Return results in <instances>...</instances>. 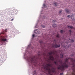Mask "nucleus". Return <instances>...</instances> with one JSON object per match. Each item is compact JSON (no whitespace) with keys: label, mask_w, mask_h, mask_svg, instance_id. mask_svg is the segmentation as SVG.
<instances>
[{"label":"nucleus","mask_w":75,"mask_h":75,"mask_svg":"<svg viewBox=\"0 0 75 75\" xmlns=\"http://www.w3.org/2000/svg\"><path fill=\"white\" fill-rule=\"evenodd\" d=\"M57 56L58 57H57L56 59V61L54 62V64L56 65L57 66V67L58 65V62H59V64L61 65V66L60 65H59V67H57V69H60V70H61L62 71H64L65 68H68V60L69 59H66L65 62L62 64V61L61 60H60V59H59V56L58 55Z\"/></svg>","instance_id":"nucleus-1"},{"label":"nucleus","mask_w":75,"mask_h":75,"mask_svg":"<svg viewBox=\"0 0 75 75\" xmlns=\"http://www.w3.org/2000/svg\"><path fill=\"white\" fill-rule=\"evenodd\" d=\"M50 67H51L52 68L51 69V70L52 71V72H55V69L52 67V64H47L44 67V69H46L48 71V73L49 74H51V69H50Z\"/></svg>","instance_id":"nucleus-2"},{"label":"nucleus","mask_w":75,"mask_h":75,"mask_svg":"<svg viewBox=\"0 0 75 75\" xmlns=\"http://www.w3.org/2000/svg\"><path fill=\"white\" fill-rule=\"evenodd\" d=\"M35 57H34L33 58L27 57L26 59H27L28 61V62H31V63L33 64V65H35V64L37 63V59H35Z\"/></svg>","instance_id":"nucleus-3"},{"label":"nucleus","mask_w":75,"mask_h":75,"mask_svg":"<svg viewBox=\"0 0 75 75\" xmlns=\"http://www.w3.org/2000/svg\"><path fill=\"white\" fill-rule=\"evenodd\" d=\"M52 54H53V55H54V52H51L49 53V59L48 60H47V62H49V63L51 62L50 61H54V57L51 56Z\"/></svg>","instance_id":"nucleus-4"},{"label":"nucleus","mask_w":75,"mask_h":75,"mask_svg":"<svg viewBox=\"0 0 75 75\" xmlns=\"http://www.w3.org/2000/svg\"><path fill=\"white\" fill-rule=\"evenodd\" d=\"M1 38L2 39V41H7V39L5 38V36H1Z\"/></svg>","instance_id":"nucleus-5"},{"label":"nucleus","mask_w":75,"mask_h":75,"mask_svg":"<svg viewBox=\"0 0 75 75\" xmlns=\"http://www.w3.org/2000/svg\"><path fill=\"white\" fill-rule=\"evenodd\" d=\"M34 33L36 34H40V32L38 29L35 30L34 31Z\"/></svg>","instance_id":"nucleus-6"},{"label":"nucleus","mask_w":75,"mask_h":75,"mask_svg":"<svg viewBox=\"0 0 75 75\" xmlns=\"http://www.w3.org/2000/svg\"><path fill=\"white\" fill-rule=\"evenodd\" d=\"M52 47L53 48H58V47H60V45H58L57 44H55L54 45H53Z\"/></svg>","instance_id":"nucleus-7"},{"label":"nucleus","mask_w":75,"mask_h":75,"mask_svg":"<svg viewBox=\"0 0 75 75\" xmlns=\"http://www.w3.org/2000/svg\"><path fill=\"white\" fill-rule=\"evenodd\" d=\"M33 75H37V72H36V71L35 70L33 71Z\"/></svg>","instance_id":"nucleus-8"},{"label":"nucleus","mask_w":75,"mask_h":75,"mask_svg":"<svg viewBox=\"0 0 75 75\" xmlns=\"http://www.w3.org/2000/svg\"><path fill=\"white\" fill-rule=\"evenodd\" d=\"M65 11H66V12L67 13H69L70 12V11H69V10L67 9L65 10Z\"/></svg>","instance_id":"nucleus-9"},{"label":"nucleus","mask_w":75,"mask_h":75,"mask_svg":"<svg viewBox=\"0 0 75 75\" xmlns=\"http://www.w3.org/2000/svg\"><path fill=\"white\" fill-rule=\"evenodd\" d=\"M39 42L41 44V45L42 44H43V42H42V40H40L39 41Z\"/></svg>","instance_id":"nucleus-10"},{"label":"nucleus","mask_w":75,"mask_h":75,"mask_svg":"<svg viewBox=\"0 0 75 75\" xmlns=\"http://www.w3.org/2000/svg\"><path fill=\"white\" fill-rule=\"evenodd\" d=\"M54 5L55 6H57V3L56 2H54L53 3Z\"/></svg>","instance_id":"nucleus-11"},{"label":"nucleus","mask_w":75,"mask_h":75,"mask_svg":"<svg viewBox=\"0 0 75 75\" xmlns=\"http://www.w3.org/2000/svg\"><path fill=\"white\" fill-rule=\"evenodd\" d=\"M63 54H61L60 55V58H63Z\"/></svg>","instance_id":"nucleus-12"},{"label":"nucleus","mask_w":75,"mask_h":75,"mask_svg":"<svg viewBox=\"0 0 75 75\" xmlns=\"http://www.w3.org/2000/svg\"><path fill=\"white\" fill-rule=\"evenodd\" d=\"M68 28H71V29H72V28H73V27L71 26H68Z\"/></svg>","instance_id":"nucleus-13"},{"label":"nucleus","mask_w":75,"mask_h":75,"mask_svg":"<svg viewBox=\"0 0 75 75\" xmlns=\"http://www.w3.org/2000/svg\"><path fill=\"white\" fill-rule=\"evenodd\" d=\"M52 26L53 27H55L56 26H57V25L55 24H54Z\"/></svg>","instance_id":"nucleus-14"},{"label":"nucleus","mask_w":75,"mask_h":75,"mask_svg":"<svg viewBox=\"0 0 75 75\" xmlns=\"http://www.w3.org/2000/svg\"><path fill=\"white\" fill-rule=\"evenodd\" d=\"M60 33H63V32H64V31H63V30H61L60 31Z\"/></svg>","instance_id":"nucleus-15"},{"label":"nucleus","mask_w":75,"mask_h":75,"mask_svg":"<svg viewBox=\"0 0 75 75\" xmlns=\"http://www.w3.org/2000/svg\"><path fill=\"white\" fill-rule=\"evenodd\" d=\"M56 37H57V38H59V34H58L57 35Z\"/></svg>","instance_id":"nucleus-16"},{"label":"nucleus","mask_w":75,"mask_h":75,"mask_svg":"<svg viewBox=\"0 0 75 75\" xmlns=\"http://www.w3.org/2000/svg\"><path fill=\"white\" fill-rule=\"evenodd\" d=\"M32 37H35V35L33 34V35H32Z\"/></svg>","instance_id":"nucleus-17"},{"label":"nucleus","mask_w":75,"mask_h":75,"mask_svg":"<svg viewBox=\"0 0 75 75\" xmlns=\"http://www.w3.org/2000/svg\"><path fill=\"white\" fill-rule=\"evenodd\" d=\"M62 12V11H60L59 12V14H61V13Z\"/></svg>","instance_id":"nucleus-18"},{"label":"nucleus","mask_w":75,"mask_h":75,"mask_svg":"<svg viewBox=\"0 0 75 75\" xmlns=\"http://www.w3.org/2000/svg\"><path fill=\"white\" fill-rule=\"evenodd\" d=\"M71 19H72V17H74V16L72 15H71Z\"/></svg>","instance_id":"nucleus-19"},{"label":"nucleus","mask_w":75,"mask_h":75,"mask_svg":"<svg viewBox=\"0 0 75 75\" xmlns=\"http://www.w3.org/2000/svg\"><path fill=\"white\" fill-rule=\"evenodd\" d=\"M42 27H43V28H45V25H42Z\"/></svg>","instance_id":"nucleus-20"},{"label":"nucleus","mask_w":75,"mask_h":75,"mask_svg":"<svg viewBox=\"0 0 75 75\" xmlns=\"http://www.w3.org/2000/svg\"><path fill=\"white\" fill-rule=\"evenodd\" d=\"M71 42H74V40L73 39H71Z\"/></svg>","instance_id":"nucleus-21"},{"label":"nucleus","mask_w":75,"mask_h":75,"mask_svg":"<svg viewBox=\"0 0 75 75\" xmlns=\"http://www.w3.org/2000/svg\"><path fill=\"white\" fill-rule=\"evenodd\" d=\"M60 75H64V74H63V73H61Z\"/></svg>","instance_id":"nucleus-22"},{"label":"nucleus","mask_w":75,"mask_h":75,"mask_svg":"<svg viewBox=\"0 0 75 75\" xmlns=\"http://www.w3.org/2000/svg\"><path fill=\"white\" fill-rule=\"evenodd\" d=\"M4 34V33H0V35H1V34Z\"/></svg>","instance_id":"nucleus-23"},{"label":"nucleus","mask_w":75,"mask_h":75,"mask_svg":"<svg viewBox=\"0 0 75 75\" xmlns=\"http://www.w3.org/2000/svg\"><path fill=\"white\" fill-rule=\"evenodd\" d=\"M4 32L5 33H6V32H7V29H6L5 31H4Z\"/></svg>","instance_id":"nucleus-24"},{"label":"nucleus","mask_w":75,"mask_h":75,"mask_svg":"<svg viewBox=\"0 0 75 75\" xmlns=\"http://www.w3.org/2000/svg\"><path fill=\"white\" fill-rule=\"evenodd\" d=\"M43 56H45V54L43 53Z\"/></svg>","instance_id":"nucleus-25"},{"label":"nucleus","mask_w":75,"mask_h":75,"mask_svg":"<svg viewBox=\"0 0 75 75\" xmlns=\"http://www.w3.org/2000/svg\"><path fill=\"white\" fill-rule=\"evenodd\" d=\"M67 17H70V15H69L67 16Z\"/></svg>","instance_id":"nucleus-26"},{"label":"nucleus","mask_w":75,"mask_h":75,"mask_svg":"<svg viewBox=\"0 0 75 75\" xmlns=\"http://www.w3.org/2000/svg\"><path fill=\"white\" fill-rule=\"evenodd\" d=\"M53 22H56V20H53Z\"/></svg>","instance_id":"nucleus-27"},{"label":"nucleus","mask_w":75,"mask_h":75,"mask_svg":"<svg viewBox=\"0 0 75 75\" xmlns=\"http://www.w3.org/2000/svg\"><path fill=\"white\" fill-rule=\"evenodd\" d=\"M69 32L71 33V30H69Z\"/></svg>","instance_id":"nucleus-28"},{"label":"nucleus","mask_w":75,"mask_h":75,"mask_svg":"<svg viewBox=\"0 0 75 75\" xmlns=\"http://www.w3.org/2000/svg\"><path fill=\"white\" fill-rule=\"evenodd\" d=\"M16 9L14 10V11H15V12H16Z\"/></svg>","instance_id":"nucleus-29"},{"label":"nucleus","mask_w":75,"mask_h":75,"mask_svg":"<svg viewBox=\"0 0 75 75\" xmlns=\"http://www.w3.org/2000/svg\"><path fill=\"white\" fill-rule=\"evenodd\" d=\"M14 20V19H12L11 20V21H13Z\"/></svg>","instance_id":"nucleus-30"},{"label":"nucleus","mask_w":75,"mask_h":75,"mask_svg":"<svg viewBox=\"0 0 75 75\" xmlns=\"http://www.w3.org/2000/svg\"><path fill=\"white\" fill-rule=\"evenodd\" d=\"M43 6H45V4H44V5H43Z\"/></svg>","instance_id":"nucleus-31"},{"label":"nucleus","mask_w":75,"mask_h":75,"mask_svg":"<svg viewBox=\"0 0 75 75\" xmlns=\"http://www.w3.org/2000/svg\"><path fill=\"white\" fill-rule=\"evenodd\" d=\"M50 75H52V74H50Z\"/></svg>","instance_id":"nucleus-32"},{"label":"nucleus","mask_w":75,"mask_h":75,"mask_svg":"<svg viewBox=\"0 0 75 75\" xmlns=\"http://www.w3.org/2000/svg\"><path fill=\"white\" fill-rule=\"evenodd\" d=\"M37 58H36V59H37Z\"/></svg>","instance_id":"nucleus-33"},{"label":"nucleus","mask_w":75,"mask_h":75,"mask_svg":"<svg viewBox=\"0 0 75 75\" xmlns=\"http://www.w3.org/2000/svg\"><path fill=\"white\" fill-rule=\"evenodd\" d=\"M54 41H55V40H54Z\"/></svg>","instance_id":"nucleus-34"},{"label":"nucleus","mask_w":75,"mask_h":75,"mask_svg":"<svg viewBox=\"0 0 75 75\" xmlns=\"http://www.w3.org/2000/svg\"><path fill=\"white\" fill-rule=\"evenodd\" d=\"M39 56H40V55H39Z\"/></svg>","instance_id":"nucleus-35"}]
</instances>
